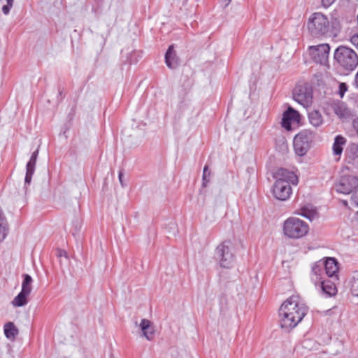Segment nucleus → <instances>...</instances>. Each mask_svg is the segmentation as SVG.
Returning a JSON list of instances; mask_svg holds the SVG:
<instances>
[{
	"mask_svg": "<svg viewBox=\"0 0 358 358\" xmlns=\"http://www.w3.org/2000/svg\"><path fill=\"white\" fill-rule=\"evenodd\" d=\"M215 258L222 268H229L235 261L233 244L230 241H224L215 249Z\"/></svg>",
	"mask_w": 358,
	"mask_h": 358,
	"instance_id": "obj_6",
	"label": "nucleus"
},
{
	"mask_svg": "<svg viewBox=\"0 0 358 358\" xmlns=\"http://www.w3.org/2000/svg\"><path fill=\"white\" fill-rule=\"evenodd\" d=\"M282 231L284 235L287 238L299 239L308 234L309 226L305 221L292 217L284 222Z\"/></svg>",
	"mask_w": 358,
	"mask_h": 358,
	"instance_id": "obj_4",
	"label": "nucleus"
},
{
	"mask_svg": "<svg viewBox=\"0 0 358 358\" xmlns=\"http://www.w3.org/2000/svg\"><path fill=\"white\" fill-rule=\"evenodd\" d=\"M285 106L287 107V108L285 109L283 112H289V113L298 112L296 110L294 109L291 106H289L288 104H286Z\"/></svg>",
	"mask_w": 358,
	"mask_h": 358,
	"instance_id": "obj_36",
	"label": "nucleus"
},
{
	"mask_svg": "<svg viewBox=\"0 0 358 358\" xmlns=\"http://www.w3.org/2000/svg\"><path fill=\"white\" fill-rule=\"evenodd\" d=\"M3 329L6 337L10 340H14L19 333L17 328L12 322L5 324Z\"/></svg>",
	"mask_w": 358,
	"mask_h": 358,
	"instance_id": "obj_20",
	"label": "nucleus"
},
{
	"mask_svg": "<svg viewBox=\"0 0 358 358\" xmlns=\"http://www.w3.org/2000/svg\"><path fill=\"white\" fill-rule=\"evenodd\" d=\"M315 137V133L309 129H303L297 134L293 141L295 153L303 157L310 149Z\"/></svg>",
	"mask_w": 358,
	"mask_h": 358,
	"instance_id": "obj_5",
	"label": "nucleus"
},
{
	"mask_svg": "<svg viewBox=\"0 0 358 358\" xmlns=\"http://www.w3.org/2000/svg\"><path fill=\"white\" fill-rule=\"evenodd\" d=\"M335 190L338 193L348 194L358 189V176L344 175L334 185Z\"/></svg>",
	"mask_w": 358,
	"mask_h": 358,
	"instance_id": "obj_8",
	"label": "nucleus"
},
{
	"mask_svg": "<svg viewBox=\"0 0 358 358\" xmlns=\"http://www.w3.org/2000/svg\"><path fill=\"white\" fill-rule=\"evenodd\" d=\"M211 172L209 170V167L207 164L204 166L202 176V187H207L208 183L210 180Z\"/></svg>",
	"mask_w": 358,
	"mask_h": 358,
	"instance_id": "obj_27",
	"label": "nucleus"
},
{
	"mask_svg": "<svg viewBox=\"0 0 358 358\" xmlns=\"http://www.w3.org/2000/svg\"><path fill=\"white\" fill-rule=\"evenodd\" d=\"M29 294L21 291L13 299L12 304L16 307H22L27 303V296Z\"/></svg>",
	"mask_w": 358,
	"mask_h": 358,
	"instance_id": "obj_21",
	"label": "nucleus"
},
{
	"mask_svg": "<svg viewBox=\"0 0 358 358\" xmlns=\"http://www.w3.org/2000/svg\"><path fill=\"white\" fill-rule=\"evenodd\" d=\"M312 280L314 282L315 286H317V282L326 278L325 271L322 260L316 262L312 266Z\"/></svg>",
	"mask_w": 358,
	"mask_h": 358,
	"instance_id": "obj_16",
	"label": "nucleus"
},
{
	"mask_svg": "<svg viewBox=\"0 0 358 358\" xmlns=\"http://www.w3.org/2000/svg\"><path fill=\"white\" fill-rule=\"evenodd\" d=\"M309 55L313 60L322 65H327L330 46L327 43L310 46L308 48Z\"/></svg>",
	"mask_w": 358,
	"mask_h": 358,
	"instance_id": "obj_9",
	"label": "nucleus"
},
{
	"mask_svg": "<svg viewBox=\"0 0 358 358\" xmlns=\"http://www.w3.org/2000/svg\"><path fill=\"white\" fill-rule=\"evenodd\" d=\"M345 168L351 173L358 174V159L352 158L351 159H348Z\"/></svg>",
	"mask_w": 358,
	"mask_h": 358,
	"instance_id": "obj_25",
	"label": "nucleus"
},
{
	"mask_svg": "<svg viewBox=\"0 0 358 358\" xmlns=\"http://www.w3.org/2000/svg\"><path fill=\"white\" fill-rule=\"evenodd\" d=\"M358 145H352L350 148V154L348 155V159L352 158L358 159Z\"/></svg>",
	"mask_w": 358,
	"mask_h": 358,
	"instance_id": "obj_30",
	"label": "nucleus"
},
{
	"mask_svg": "<svg viewBox=\"0 0 358 358\" xmlns=\"http://www.w3.org/2000/svg\"><path fill=\"white\" fill-rule=\"evenodd\" d=\"M231 0H222L223 3H225L226 6H227Z\"/></svg>",
	"mask_w": 358,
	"mask_h": 358,
	"instance_id": "obj_38",
	"label": "nucleus"
},
{
	"mask_svg": "<svg viewBox=\"0 0 358 358\" xmlns=\"http://www.w3.org/2000/svg\"><path fill=\"white\" fill-rule=\"evenodd\" d=\"M6 5L2 7V12L6 15L9 14L10 9L13 8L14 0H6Z\"/></svg>",
	"mask_w": 358,
	"mask_h": 358,
	"instance_id": "obj_29",
	"label": "nucleus"
},
{
	"mask_svg": "<svg viewBox=\"0 0 358 358\" xmlns=\"http://www.w3.org/2000/svg\"><path fill=\"white\" fill-rule=\"evenodd\" d=\"M322 260L326 276L338 280V262L336 259L334 257H327L325 259Z\"/></svg>",
	"mask_w": 358,
	"mask_h": 358,
	"instance_id": "obj_12",
	"label": "nucleus"
},
{
	"mask_svg": "<svg viewBox=\"0 0 358 358\" xmlns=\"http://www.w3.org/2000/svg\"><path fill=\"white\" fill-rule=\"evenodd\" d=\"M39 152V147L32 153L30 159L26 166V176L24 178L25 184H30L32 176L35 171V166L36 164L37 157Z\"/></svg>",
	"mask_w": 358,
	"mask_h": 358,
	"instance_id": "obj_15",
	"label": "nucleus"
},
{
	"mask_svg": "<svg viewBox=\"0 0 358 358\" xmlns=\"http://www.w3.org/2000/svg\"><path fill=\"white\" fill-rule=\"evenodd\" d=\"M343 203H344V205H345V206H346V205H347V201H343Z\"/></svg>",
	"mask_w": 358,
	"mask_h": 358,
	"instance_id": "obj_39",
	"label": "nucleus"
},
{
	"mask_svg": "<svg viewBox=\"0 0 358 358\" xmlns=\"http://www.w3.org/2000/svg\"><path fill=\"white\" fill-rule=\"evenodd\" d=\"M306 29L308 34L315 38L336 37L341 31V25L337 19L329 20L321 12H315L308 18Z\"/></svg>",
	"mask_w": 358,
	"mask_h": 358,
	"instance_id": "obj_1",
	"label": "nucleus"
},
{
	"mask_svg": "<svg viewBox=\"0 0 358 358\" xmlns=\"http://www.w3.org/2000/svg\"><path fill=\"white\" fill-rule=\"evenodd\" d=\"M292 194V187L287 182H282L275 180L273 188V194L275 199L280 201L287 200Z\"/></svg>",
	"mask_w": 358,
	"mask_h": 358,
	"instance_id": "obj_10",
	"label": "nucleus"
},
{
	"mask_svg": "<svg viewBox=\"0 0 358 358\" xmlns=\"http://www.w3.org/2000/svg\"><path fill=\"white\" fill-rule=\"evenodd\" d=\"M317 285L320 287L322 293L326 296H334L338 292L335 282L329 278L322 279L317 282Z\"/></svg>",
	"mask_w": 358,
	"mask_h": 358,
	"instance_id": "obj_14",
	"label": "nucleus"
},
{
	"mask_svg": "<svg viewBox=\"0 0 358 358\" xmlns=\"http://www.w3.org/2000/svg\"><path fill=\"white\" fill-rule=\"evenodd\" d=\"M310 123L315 127H318L323 123V118L321 113H308Z\"/></svg>",
	"mask_w": 358,
	"mask_h": 358,
	"instance_id": "obj_23",
	"label": "nucleus"
},
{
	"mask_svg": "<svg viewBox=\"0 0 358 358\" xmlns=\"http://www.w3.org/2000/svg\"><path fill=\"white\" fill-rule=\"evenodd\" d=\"M301 215L303 217L308 219L310 221L313 220L315 217L316 214H317L315 210H309V209H308L306 207L302 208L301 209Z\"/></svg>",
	"mask_w": 358,
	"mask_h": 358,
	"instance_id": "obj_28",
	"label": "nucleus"
},
{
	"mask_svg": "<svg viewBox=\"0 0 358 358\" xmlns=\"http://www.w3.org/2000/svg\"><path fill=\"white\" fill-rule=\"evenodd\" d=\"M350 282L352 294L353 296H358V271L353 272Z\"/></svg>",
	"mask_w": 358,
	"mask_h": 358,
	"instance_id": "obj_22",
	"label": "nucleus"
},
{
	"mask_svg": "<svg viewBox=\"0 0 358 358\" xmlns=\"http://www.w3.org/2000/svg\"><path fill=\"white\" fill-rule=\"evenodd\" d=\"M350 41L358 50V34H353L350 37Z\"/></svg>",
	"mask_w": 358,
	"mask_h": 358,
	"instance_id": "obj_33",
	"label": "nucleus"
},
{
	"mask_svg": "<svg viewBox=\"0 0 358 358\" xmlns=\"http://www.w3.org/2000/svg\"><path fill=\"white\" fill-rule=\"evenodd\" d=\"M32 278L29 274H24L21 291H24L25 292L30 294L32 289Z\"/></svg>",
	"mask_w": 358,
	"mask_h": 358,
	"instance_id": "obj_24",
	"label": "nucleus"
},
{
	"mask_svg": "<svg viewBox=\"0 0 358 358\" xmlns=\"http://www.w3.org/2000/svg\"><path fill=\"white\" fill-rule=\"evenodd\" d=\"M308 307L301 302L297 295L289 297L279 308L280 325L287 330L295 327L304 317Z\"/></svg>",
	"mask_w": 358,
	"mask_h": 358,
	"instance_id": "obj_2",
	"label": "nucleus"
},
{
	"mask_svg": "<svg viewBox=\"0 0 358 358\" xmlns=\"http://www.w3.org/2000/svg\"><path fill=\"white\" fill-rule=\"evenodd\" d=\"M74 228L72 230L71 233L73 236H76V235L80 231L81 225L80 222L76 220L75 222H73Z\"/></svg>",
	"mask_w": 358,
	"mask_h": 358,
	"instance_id": "obj_31",
	"label": "nucleus"
},
{
	"mask_svg": "<svg viewBox=\"0 0 358 358\" xmlns=\"http://www.w3.org/2000/svg\"><path fill=\"white\" fill-rule=\"evenodd\" d=\"M339 91H338V93L340 94V96L341 97L343 96L344 94L346 92V91L348 90V87H347V85L345 83H341L339 84Z\"/></svg>",
	"mask_w": 358,
	"mask_h": 358,
	"instance_id": "obj_32",
	"label": "nucleus"
},
{
	"mask_svg": "<svg viewBox=\"0 0 358 358\" xmlns=\"http://www.w3.org/2000/svg\"><path fill=\"white\" fill-rule=\"evenodd\" d=\"M276 180L287 182L289 184L297 185L298 178L294 172L286 169L280 168L275 173Z\"/></svg>",
	"mask_w": 358,
	"mask_h": 358,
	"instance_id": "obj_13",
	"label": "nucleus"
},
{
	"mask_svg": "<svg viewBox=\"0 0 358 358\" xmlns=\"http://www.w3.org/2000/svg\"><path fill=\"white\" fill-rule=\"evenodd\" d=\"M281 125L287 131H291L292 126L297 128L300 126L301 113H282Z\"/></svg>",
	"mask_w": 358,
	"mask_h": 358,
	"instance_id": "obj_11",
	"label": "nucleus"
},
{
	"mask_svg": "<svg viewBox=\"0 0 358 358\" xmlns=\"http://www.w3.org/2000/svg\"><path fill=\"white\" fill-rule=\"evenodd\" d=\"M57 256L59 257H62V256H64L66 257H67V255H66V252L65 250H59L58 252H57Z\"/></svg>",
	"mask_w": 358,
	"mask_h": 358,
	"instance_id": "obj_37",
	"label": "nucleus"
},
{
	"mask_svg": "<svg viewBox=\"0 0 358 358\" xmlns=\"http://www.w3.org/2000/svg\"><path fill=\"white\" fill-rule=\"evenodd\" d=\"M165 62L169 69H176L179 64V59L174 50L173 45H170L165 55Z\"/></svg>",
	"mask_w": 358,
	"mask_h": 358,
	"instance_id": "obj_17",
	"label": "nucleus"
},
{
	"mask_svg": "<svg viewBox=\"0 0 358 358\" xmlns=\"http://www.w3.org/2000/svg\"><path fill=\"white\" fill-rule=\"evenodd\" d=\"M334 57L339 67L352 71L358 66V55L352 49L340 45L334 51Z\"/></svg>",
	"mask_w": 358,
	"mask_h": 358,
	"instance_id": "obj_3",
	"label": "nucleus"
},
{
	"mask_svg": "<svg viewBox=\"0 0 358 358\" xmlns=\"http://www.w3.org/2000/svg\"><path fill=\"white\" fill-rule=\"evenodd\" d=\"M335 1L336 0H321L322 6L325 8L331 6Z\"/></svg>",
	"mask_w": 358,
	"mask_h": 358,
	"instance_id": "obj_34",
	"label": "nucleus"
},
{
	"mask_svg": "<svg viewBox=\"0 0 358 358\" xmlns=\"http://www.w3.org/2000/svg\"><path fill=\"white\" fill-rule=\"evenodd\" d=\"M357 215H358V212L357 213Z\"/></svg>",
	"mask_w": 358,
	"mask_h": 358,
	"instance_id": "obj_40",
	"label": "nucleus"
},
{
	"mask_svg": "<svg viewBox=\"0 0 358 358\" xmlns=\"http://www.w3.org/2000/svg\"><path fill=\"white\" fill-rule=\"evenodd\" d=\"M140 327L143 335L148 340L151 341L154 338L155 329L150 320L143 319L140 324Z\"/></svg>",
	"mask_w": 358,
	"mask_h": 358,
	"instance_id": "obj_18",
	"label": "nucleus"
},
{
	"mask_svg": "<svg viewBox=\"0 0 358 358\" xmlns=\"http://www.w3.org/2000/svg\"><path fill=\"white\" fill-rule=\"evenodd\" d=\"M123 177H124L123 170H120L118 173L119 180H120L121 185L122 187H124L125 185L123 182Z\"/></svg>",
	"mask_w": 358,
	"mask_h": 358,
	"instance_id": "obj_35",
	"label": "nucleus"
},
{
	"mask_svg": "<svg viewBox=\"0 0 358 358\" xmlns=\"http://www.w3.org/2000/svg\"><path fill=\"white\" fill-rule=\"evenodd\" d=\"M340 119H344L351 116L352 119V126L353 128L356 130L357 134H358V117H355V113H336Z\"/></svg>",
	"mask_w": 358,
	"mask_h": 358,
	"instance_id": "obj_26",
	"label": "nucleus"
},
{
	"mask_svg": "<svg viewBox=\"0 0 358 358\" xmlns=\"http://www.w3.org/2000/svg\"><path fill=\"white\" fill-rule=\"evenodd\" d=\"M293 98L303 108L308 109L313 103V88L307 83H299L294 89Z\"/></svg>",
	"mask_w": 358,
	"mask_h": 358,
	"instance_id": "obj_7",
	"label": "nucleus"
},
{
	"mask_svg": "<svg viewBox=\"0 0 358 358\" xmlns=\"http://www.w3.org/2000/svg\"><path fill=\"white\" fill-rule=\"evenodd\" d=\"M346 139L341 136L338 135L334 138V142L333 144V152L335 155H341L343 152V146L345 144Z\"/></svg>",
	"mask_w": 358,
	"mask_h": 358,
	"instance_id": "obj_19",
	"label": "nucleus"
}]
</instances>
